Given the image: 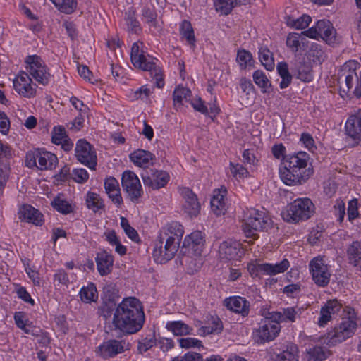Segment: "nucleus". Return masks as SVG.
Returning a JSON list of instances; mask_svg holds the SVG:
<instances>
[{
  "mask_svg": "<svg viewBox=\"0 0 361 361\" xmlns=\"http://www.w3.org/2000/svg\"><path fill=\"white\" fill-rule=\"evenodd\" d=\"M121 184L129 199L133 202H137L143 193L140 181L137 175L130 171H124Z\"/></svg>",
  "mask_w": 361,
  "mask_h": 361,
  "instance_id": "nucleus-11",
  "label": "nucleus"
},
{
  "mask_svg": "<svg viewBox=\"0 0 361 361\" xmlns=\"http://www.w3.org/2000/svg\"><path fill=\"white\" fill-rule=\"evenodd\" d=\"M346 135L357 143L361 142V120L354 115L350 116L345 126Z\"/></svg>",
  "mask_w": 361,
  "mask_h": 361,
  "instance_id": "nucleus-26",
  "label": "nucleus"
},
{
  "mask_svg": "<svg viewBox=\"0 0 361 361\" xmlns=\"http://www.w3.org/2000/svg\"><path fill=\"white\" fill-rule=\"evenodd\" d=\"M81 300L87 303L95 301L97 298V288L94 284L91 283L85 288H82L80 292Z\"/></svg>",
  "mask_w": 361,
  "mask_h": 361,
  "instance_id": "nucleus-43",
  "label": "nucleus"
},
{
  "mask_svg": "<svg viewBox=\"0 0 361 361\" xmlns=\"http://www.w3.org/2000/svg\"><path fill=\"white\" fill-rule=\"evenodd\" d=\"M224 305L230 310L241 314L243 316L247 315L249 312V303L242 297L234 296L226 298L224 302Z\"/></svg>",
  "mask_w": 361,
  "mask_h": 361,
  "instance_id": "nucleus-24",
  "label": "nucleus"
},
{
  "mask_svg": "<svg viewBox=\"0 0 361 361\" xmlns=\"http://www.w3.org/2000/svg\"><path fill=\"white\" fill-rule=\"evenodd\" d=\"M214 6L216 11L228 15L237 6V0H215Z\"/></svg>",
  "mask_w": 361,
  "mask_h": 361,
  "instance_id": "nucleus-42",
  "label": "nucleus"
},
{
  "mask_svg": "<svg viewBox=\"0 0 361 361\" xmlns=\"http://www.w3.org/2000/svg\"><path fill=\"white\" fill-rule=\"evenodd\" d=\"M231 171L234 177L243 178L247 176L248 171L247 169L240 164H234L233 162L230 163Z\"/></svg>",
  "mask_w": 361,
  "mask_h": 361,
  "instance_id": "nucleus-60",
  "label": "nucleus"
},
{
  "mask_svg": "<svg viewBox=\"0 0 361 361\" xmlns=\"http://www.w3.org/2000/svg\"><path fill=\"white\" fill-rule=\"evenodd\" d=\"M182 195L185 199L183 209L190 217L197 216L200 212V204L199 203L196 195L188 188H184L182 190Z\"/></svg>",
  "mask_w": 361,
  "mask_h": 361,
  "instance_id": "nucleus-21",
  "label": "nucleus"
},
{
  "mask_svg": "<svg viewBox=\"0 0 361 361\" xmlns=\"http://www.w3.org/2000/svg\"><path fill=\"white\" fill-rule=\"evenodd\" d=\"M145 322V314L138 299L124 298L118 305L112 320L114 330L123 334H132L140 331Z\"/></svg>",
  "mask_w": 361,
  "mask_h": 361,
  "instance_id": "nucleus-1",
  "label": "nucleus"
},
{
  "mask_svg": "<svg viewBox=\"0 0 361 361\" xmlns=\"http://www.w3.org/2000/svg\"><path fill=\"white\" fill-rule=\"evenodd\" d=\"M310 268L312 279L317 285L321 287L328 285L331 274L328 271L327 265L324 264L322 257L314 258L310 263Z\"/></svg>",
  "mask_w": 361,
  "mask_h": 361,
  "instance_id": "nucleus-16",
  "label": "nucleus"
},
{
  "mask_svg": "<svg viewBox=\"0 0 361 361\" xmlns=\"http://www.w3.org/2000/svg\"><path fill=\"white\" fill-rule=\"evenodd\" d=\"M259 59L262 64L268 71H272L274 68V60L273 54L267 47H260L259 50Z\"/></svg>",
  "mask_w": 361,
  "mask_h": 361,
  "instance_id": "nucleus-33",
  "label": "nucleus"
},
{
  "mask_svg": "<svg viewBox=\"0 0 361 361\" xmlns=\"http://www.w3.org/2000/svg\"><path fill=\"white\" fill-rule=\"evenodd\" d=\"M87 207L94 212H97L104 207L100 196L94 192H88L86 197Z\"/></svg>",
  "mask_w": 361,
  "mask_h": 361,
  "instance_id": "nucleus-37",
  "label": "nucleus"
},
{
  "mask_svg": "<svg viewBox=\"0 0 361 361\" xmlns=\"http://www.w3.org/2000/svg\"><path fill=\"white\" fill-rule=\"evenodd\" d=\"M190 90L186 87L181 86L177 87L173 94L174 104H181L183 100L184 99H187V97L190 96Z\"/></svg>",
  "mask_w": 361,
  "mask_h": 361,
  "instance_id": "nucleus-48",
  "label": "nucleus"
},
{
  "mask_svg": "<svg viewBox=\"0 0 361 361\" xmlns=\"http://www.w3.org/2000/svg\"><path fill=\"white\" fill-rule=\"evenodd\" d=\"M51 205L56 210L63 214H67L72 212V207L68 202L61 198L59 196L56 197L53 200Z\"/></svg>",
  "mask_w": 361,
  "mask_h": 361,
  "instance_id": "nucleus-45",
  "label": "nucleus"
},
{
  "mask_svg": "<svg viewBox=\"0 0 361 361\" xmlns=\"http://www.w3.org/2000/svg\"><path fill=\"white\" fill-rule=\"evenodd\" d=\"M244 254L242 245L237 240H225L219 247V257L224 262L240 261Z\"/></svg>",
  "mask_w": 361,
  "mask_h": 361,
  "instance_id": "nucleus-12",
  "label": "nucleus"
},
{
  "mask_svg": "<svg viewBox=\"0 0 361 361\" xmlns=\"http://www.w3.org/2000/svg\"><path fill=\"white\" fill-rule=\"evenodd\" d=\"M211 207L214 214L217 216L224 214L226 211V203L224 200V195L220 193L214 195L211 200Z\"/></svg>",
  "mask_w": 361,
  "mask_h": 361,
  "instance_id": "nucleus-34",
  "label": "nucleus"
},
{
  "mask_svg": "<svg viewBox=\"0 0 361 361\" xmlns=\"http://www.w3.org/2000/svg\"><path fill=\"white\" fill-rule=\"evenodd\" d=\"M72 178L77 183H83L86 182L89 178V174L87 171L84 169H75L71 174Z\"/></svg>",
  "mask_w": 361,
  "mask_h": 361,
  "instance_id": "nucleus-54",
  "label": "nucleus"
},
{
  "mask_svg": "<svg viewBox=\"0 0 361 361\" xmlns=\"http://www.w3.org/2000/svg\"><path fill=\"white\" fill-rule=\"evenodd\" d=\"M25 62L29 65L30 75L36 81L44 85L48 84L50 74L40 57L36 55L28 56Z\"/></svg>",
  "mask_w": 361,
  "mask_h": 361,
  "instance_id": "nucleus-15",
  "label": "nucleus"
},
{
  "mask_svg": "<svg viewBox=\"0 0 361 361\" xmlns=\"http://www.w3.org/2000/svg\"><path fill=\"white\" fill-rule=\"evenodd\" d=\"M310 22V16L307 15H303L295 20L293 19L292 20L290 18H288L287 24L288 25L295 27L296 29L302 30L306 28L309 25Z\"/></svg>",
  "mask_w": 361,
  "mask_h": 361,
  "instance_id": "nucleus-47",
  "label": "nucleus"
},
{
  "mask_svg": "<svg viewBox=\"0 0 361 361\" xmlns=\"http://www.w3.org/2000/svg\"><path fill=\"white\" fill-rule=\"evenodd\" d=\"M276 69L279 75L282 78L280 82V87L281 89L286 88L292 80V76L289 73L288 64L286 62H280L278 63Z\"/></svg>",
  "mask_w": 361,
  "mask_h": 361,
  "instance_id": "nucleus-35",
  "label": "nucleus"
},
{
  "mask_svg": "<svg viewBox=\"0 0 361 361\" xmlns=\"http://www.w3.org/2000/svg\"><path fill=\"white\" fill-rule=\"evenodd\" d=\"M319 35L329 44L335 40L336 30L329 20H321L317 23Z\"/></svg>",
  "mask_w": 361,
  "mask_h": 361,
  "instance_id": "nucleus-29",
  "label": "nucleus"
},
{
  "mask_svg": "<svg viewBox=\"0 0 361 361\" xmlns=\"http://www.w3.org/2000/svg\"><path fill=\"white\" fill-rule=\"evenodd\" d=\"M289 262L284 259L281 262L276 264H258L255 269L257 272L268 275H276L283 273L289 267Z\"/></svg>",
  "mask_w": 361,
  "mask_h": 361,
  "instance_id": "nucleus-27",
  "label": "nucleus"
},
{
  "mask_svg": "<svg viewBox=\"0 0 361 361\" xmlns=\"http://www.w3.org/2000/svg\"><path fill=\"white\" fill-rule=\"evenodd\" d=\"M237 61L242 68H245L252 61V56L248 51L245 49L239 50L237 54Z\"/></svg>",
  "mask_w": 361,
  "mask_h": 361,
  "instance_id": "nucleus-52",
  "label": "nucleus"
},
{
  "mask_svg": "<svg viewBox=\"0 0 361 361\" xmlns=\"http://www.w3.org/2000/svg\"><path fill=\"white\" fill-rule=\"evenodd\" d=\"M178 342L182 348H190L202 346V342L200 340L190 337L180 338L178 339Z\"/></svg>",
  "mask_w": 361,
  "mask_h": 361,
  "instance_id": "nucleus-58",
  "label": "nucleus"
},
{
  "mask_svg": "<svg viewBox=\"0 0 361 361\" xmlns=\"http://www.w3.org/2000/svg\"><path fill=\"white\" fill-rule=\"evenodd\" d=\"M350 263L361 269V243L354 241L347 250Z\"/></svg>",
  "mask_w": 361,
  "mask_h": 361,
  "instance_id": "nucleus-31",
  "label": "nucleus"
},
{
  "mask_svg": "<svg viewBox=\"0 0 361 361\" xmlns=\"http://www.w3.org/2000/svg\"><path fill=\"white\" fill-rule=\"evenodd\" d=\"M156 344V341L152 338H145L138 342L137 350L139 353H143L152 348Z\"/></svg>",
  "mask_w": 361,
  "mask_h": 361,
  "instance_id": "nucleus-59",
  "label": "nucleus"
},
{
  "mask_svg": "<svg viewBox=\"0 0 361 361\" xmlns=\"http://www.w3.org/2000/svg\"><path fill=\"white\" fill-rule=\"evenodd\" d=\"M104 188L109 197L119 207L123 202V199L118 181L113 177L108 178L104 182Z\"/></svg>",
  "mask_w": 361,
  "mask_h": 361,
  "instance_id": "nucleus-28",
  "label": "nucleus"
},
{
  "mask_svg": "<svg viewBox=\"0 0 361 361\" xmlns=\"http://www.w3.org/2000/svg\"><path fill=\"white\" fill-rule=\"evenodd\" d=\"M357 323L351 318L343 319L342 322L327 334L328 344L334 345L350 338L355 333Z\"/></svg>",
  "mask_w": 361,
  "mask_h": 361,
  "instance_id": "nucleus-9",
  "label": "nucleus"
},
{
  "mask_svg": "<svg viewBox=\"0 0 361 361\" xmlns=\"http://www.w3.org/2000/svg\"><path fill=\"white\" fill-rule=\"evenodd\" d=\"M144 185L152 190H158L164 187L169 180L167 172L155 169H144L141 173Z\"/></svg>",
  "mask_w": 361,
  "mask_h": 361,
  "instance_id": "nucleus-13",
  "label": "nucleus"
},
{
  "mask_svg": "<svg viewBox=\"0 0 361 361\" xmlns=\"http://www.w3.org/2000/svg\"><path fill=\"white\" fill-rule=\"evenodd\" d=\"M314 205L310 198H298L295 200L281 215L286 221L297 223L310 219L314 213Z\"/></svg>",
  "mask_w": 361,
  "mask_h": 361,
  "instance_id": "nucleus-5",
  "label": "nucleus"
},
{
  "mask_svg": "<svg viewBox=\"0 0 361 361\" xmlns=\"http://www.w3.org/2000/svg\"><path fill=\"white\" fill-rule=\"evenodd\" d=\"M357 200H353L348 203V215L349 220H353L358 216Z\"/></svg>",
  "mask_w": 361,
  "mask_h": 361,
  "instance_id": "nucleus-62",
  "label": "nucleus"
},
{
  "mask_svg": "<svg viewBox=\"0 0 361 361\" xmlns=\"http://www.w3.org/2000/svg\"><path fill=\"white\" fill-rule=\"evenodd\" d=\"M282 316L283 322H295L297 317L301 313L300 309L297 307H287L283 309Z\"/></svg>",
  "mask_w": 361,
  "mask_h": 361,
  "instance_id": "nucleus-49",
  "label": "nucleus"
},
{
  "mask_svg": "<svg viewBox=\"0 0 361 361\" xmlns=\"http://www.w3.org/2000/svg\"><path fill=\"white\" fill-rule=\"evenodd\" d=\"M10 122L6 115L0 111V131L6 135L9 130Z\"/></svg>",
  "mask_w": 361,
  "mask_h": 361,
  "instance_id": "nucleus-64",
  "label": "nucleus"
},
{
  "mask_svg": "<svg viewBox=\"0 0 361 361\" xmlns=\"http://www.w3.org/2000/svg\"><path fill=\"white\" fill-rule=\"evenodd\" d=\"M183 235V226L178 222L164 227L160 231L153 250L154 260L164 264L171 259L178 250Z\"/></svg>",
  "mask_w": 361,
  "mask_h": 361,
  "instance_id": "nucleus-2",
  "label": "nucleus"
},
{
  "mask_svg": "<svg viewBox=\"0 0 361 361\" xmlns=\"http://www.w3.org/2000/svg\"><path fill=\"white\" fill-rule=\"evenodd\" d=\"M58 162V158L54 154L40 149L28 152L25 157L27 166H36L39 170H52L56 168Z\"/></svg>",
  "mask_w": 361,
  "mask_h": 361,
  "instance_id": "nucleus-7",
  "label": "nucleus"
},
{
  "mask_svg": "<svg viewBox=\"0 0 361 361\" xmlns=\"http://www.w3.org/2000/svg\"><path fill=\"white\" fill-rule=\"evenodd\" d=\"M9 169L6 166H0V193L2 192L8 179Z\"/></svg>",
  "mask_w": 361,
  "mask_h": 361,
  "instance_id": "nucleus-63",
  "label": "nucleus"
},
{
  "mask_svg": "<svg viewBox=\"0 0 361 361\" xmlns=\"http://www.w3.org/2000/svg\"><path fill=\"white\" fill-rule=\"evenodd\" d=\"M341 305L337 300L328 301L326 305L322 307L320 317L318 320V324L321 326H324L331 318V314L339 312Z\"/></svg>",
  "mask_w": 361,
  "mask_h": 361,
  "instance_id": "nucleus-25",
  "label": "nucleus"
},
{
  "mask_svg": "<svg viewBox=\"0 0 361 361\" xmlns=\"http://www.w3.org/2000/svg\"><path fill=\"white\" fill-rule=\"evenodd\" d=\"M61 12L71 14L77 8V0H51Z\"/></svg>",
  "mask_w": 361,
  "mask_h": 361,
  "instance_id": "nucleus-40",
  "label": "nucleus"
},
{
  "mask_svg": "<svg viewBox=\"0 0 361 361\" xmlns=\"http://www.w3.org/2000/svg\"><path fill=\"white\" fill-rule=\"evenodd\" d=\"M121 226L128 237L134 242H139L140 238L137 231L133 228L126 217H121Z\"/></svg>",
  "mask_w": 361,
  "mask_h": 361,
  "instance_id": "nucleus-46",
  "label": "nucleus"
},
{
  "mask_svg": "<svg viewBox=\"0 0 361 361\" xmlns=\"http://www.w3.org/2000/svg\"><path fill=\"white\" fill-rule=\"evenodd\" d=\"M203 357L200 353L189 351L183 356L174 357L172 361H203Z\"/></svg>",
  "mask_w": 361,
  "mask_h": 361,
  "instance_id": "nucleus-56",
  "label": "nucleus"
},
{
  "mask_svg": "<svg viewBox=\"0 0 361 361\" xmlns=\"http://www.w3.org/2000/svg\"><path fill=\"white\" fill-rule=\"evenodd\" d=\"M309 155L305 152L286 155L283 157V169H280L281 180L288 185H301L313 173V169L307 167Z\"/></svg>",
  "mask_w": 361,
  "mask_h": 361,
  "instance_id": "nucleus-3",
  "label": "nucleus"
},
{
  "mask_svg": "<svg viewBox=\"0 0 361 361\" xmlns=\"http://www.w3.org/2000/svg\"><path fill=\"white\" fill-rule=\"evenodd\" d=\"M281 326L278 323L264 322V324L254 332L255 341L262 343L273 341L279 334Z\"/></svg>",
  "mask_w": 361,
  "mask_h": 361,
  "instance_id": "nucleus-17",
  "label": "nucleus"
},
{
  "mask_svg": "<svg viewBox=\"0 0 361 361\" xmlns=\"http://www.w3.org/2000/svg\"><path fill=\"white\" fill-rule=\"evenodd\" d=\"M306 59L310 62L312 61L314 63L321 64L325 59V54L318 44H312L307 53Z\"/></svg>",
  "mask_w": 361,
  "mask_h": 361,
  "instance_id": "nucleus-38",
  "label": "nucleus"
},
{
  "mask_svg": "<svg viewBox=\"0 0 361 361\" xmlns=\"http://www.w3.org/2000/svg\"><path fill=\"white\" fill-rule=\"evenodd\" d=\"M223 330V324L219 318L212 319V322L207 326H202L198 330V334L207 335L210 334H219Z\"/></svg>",
  "mask_w": 361,
  "mask_h": 361,
  "instance_id": "nucleus-36",
  "label": "nucleus"
},
{
  "mask_svg": "<svg viewBox=\"0 0 361 361\" xmlns=\"http://www.w3.org/2000/svg\"><path fill=\"white\" fill-rule=\"evenodd\" d=\"M244 221L243 229L246 236L254 238H257L256 231H267L272 226V221L268 216L255 209L250 210Z\"/></svg>",
  "mask_w": 361,
  "mask_h": 361,
  "instance_id": "nucleus-6",
  "label": "nucleus"
},
{
  "mask_svg": "<svg viewBox=\"0 0 361 361\" xmlns=\"http://www.w3.org/2000/svg\"><path fill=\"white\" fill-rule=\"evenodd\" d=\"M312 64L305 56L297 57L291 67L292 71L297 78L304 82H310L312 79Z\"/></svg>",
  "mask_w": 361,
  "mask_h": 361,
  "instance_id": "nucleus-19",
  "label": "nucleus"
},
{
  "mask_svg": "<svg viewBox=\"0 0 361 361\" xmlns=\"http://www.w3.org/2000/svg\"><path fill=\"white\" fill-rule=\"evenodd\" d=\"M95 260L101 276H106L111 272L114 263V257L111 255L105 250L101 251L97 253Z\"/></svg>",
  "mask_w": 361,
  "mask_h": 361,
  "instance_id": "nucleus-23",
  "label": "nucleus"
},
{
  "mask_svg": "<svg viewBox=\"0 0 361 361\" xmlns=\"http://www.w3.org/2000/svg\"><path fill=\"white\" fill-rule=\"evenodd\" d=\"M204 242L202 232L197 231L185 238L183 247L188 248L190 254L199 257L202 253Z\"/></svg>",
  "mask_w": 361,
  "mask_h": 361,
  "instance_id": "nucleus-20",
  "label": "nucleus"
},
{
  "mask_svg": "<svg viewBox=\"0 0 361 361\" xmlns=\"http://www.w3.org/2000/svg\"><path fill=\"white\" fill-rule=\"evenodd\" d=\"M269 353L272 361H298V348L293 343H276L270 348Z\"/></svg>",
  "mask_w": 361,
  "mask_h": 361,
  "instance_id": "nucleus-14",
  "label": "nucleus"
},
{
  "mask_svg": "<svg viewBox=\"0 0 361 361\" xmlns=\"http://www.w3.org/2000/svg\"><path fill=\"white\" fill-rule=\"evenodd\" d=\"M255 82L262 89L263 92H269L271 83L265 74L259 70L255 71L253 73Z\"/></svg>",
  "mask_w": 361,
  "mask_h": 361,
  "instance_id": "nucleus-44",
  "label": "nucleus"
},
{
  "mask_svg": "<svg viewBox=\"0 0 361 361\" xmlns=\"http://www.w3.org/2000/svg\"><path fill=\"white\" fill-rule=\"evenodd\" d=\"M136 58L137 59H133L131 60L135 68L145 71H152V68L154 67L155 63L147 61V59L144 54L143 51H141V54L137 55Z\"/></svg>",
  "mask_w": 361,
  "mask_h": 361,
  "instance_id": "nucleus-41",
  "label": "nucleus"
},
{
  "mask_svg": "<svg viewBox=\"0 0 361 361\" xmlns=\"http://www.w3.org/2000/svg\"><path fill=\"white\" fill-rule=\"evenodd\" d=\"M359 63L355 61H348L341 67L338 74L340 94L342 97H361V73H356Z\"/></svg>",
  "mask_w": 361,
  "mask_h": 361,
  "instance_id": "nucleus-4",
  "label": "nucleus"
},
{
  "mask_svg": "<svg viewBox=\"0 0 361 361\" xmlns=\"http://www.w3.org/2000/svg\"><path fill=\"white\" fill-rule=\"evenodd\" d=\"M152 77L155 80V85L158 88H161L164 85V80L161 70L154 64L152 71H149Z\"/></svg>",
  "mask_w": 361,
  "mask_h": 361,
  "instance_id": "nucleus-57",
  "label": "nucleus"
},
{
  "mask_svg": "<svg viewBox=\"0 0 361 361\" xmlns=\"http://www.w3.org/2000/svg\"><path fill=\"white\" fill-rule=\"evenodd\" d=\"M51 134V142L57 145H60L62 140L68 136L65 128L62 126H55Z\"/></svg>",
  "mask_w": 361,
  "mask_h": 361,
  "instance_id": "nucleus-50",
  "label": "nucleus"
},
{
  "mask_svg": "<svg viewBox=\"0 0 361 361\" xmlns=\"http://www.w3.org/2000/svg\"><path fill=\"white\" fill-rule=\"evenodd\" d=\"M180 34L189 44L194 47L196 42L194 30L190 21L183 20L180 24Z\"/></svg>",
  "mask_w": 361,
  "mask_h": 361,
  "instance_id": "nucleus-32",
  "label": "nucleus"
},
{
  "mask_svg": "<svg viewBox=\"0 0 361 361\" xmlns=\"http://www.w3.org/2000/svg\"><path fill=\"white\" fill-rule=\"evenodd\" d=\"M166 328L176 336H182L190 333V327L188 325L181 321L168 322Z\"/></svg>",
  "mask_w": 361,
  "mask_h": 361,
  "instance_id": "nucleus-39",
  "label": "nucleus"
},
{
  "mask_svg": "<svg viewBox=\"0 0 361 361\" xmlns=\"http://www.w3.org/2000/svg\"><path fill=\"white\" fill-rule=\"evenodd\" d=\"M127 25L128 30L137 33L139 30H140V24L139 22L136 20V18L134 16V14H129L127 19Z\"/></svg>",
  "mask_w": 361,
  "mask_h": 361,
  "instance_id": "nucleus-61",
  "label": "nucleus"
},
{
  "mask_svg": "<svg viewBox=\"0 0 361 361\" xmlns=\"http://www.w3.org/2000/svg\"><path fill=\"white\" fill-rule=\"evenodd\" d=\"M154 156L149 151L137 149L130 155V160L137 166L143 167L145 169L150 161H152Z\"/></svg>",
  "mask_w": 361,
  "mask_h": 361,
  "instance_id": "nucleus-30",
  "label": "nucleus"
},
{
  "mask_svg": "<svg viewBox=\"0 0 361 361\" xmlns=\"http://www.w3.org/2000/svg\"><path fill=\"white\" fill-rule=\"evenodd\" d=\"M130 348L131 343L128 340L120 337L119 339L111 338L104 341L97 348L96 352L101 357L109 359L129 350Z\"/></svg>",
  "mask_w": 361,
  "mask_h": 361,
  "instance_id": "nucleus-8",
  "label": "nucleus"
},
{
  "mask_svg": "<svg viewBox=\"0 0 361 361\" xmlns=\"http://www.w3.org/2000/svg\"><path fill=\"white\" fill-rule=\"evenodd\" d=\"M32 79L25 72L20 73L13 80V86L20 95L30 98L35 95L36 90L33 87Z\"/></svg>",
  "mask_w": 361,
  "mask_h": 361,
  "instance_id": "nucleus-18",
  "label": "nucleus"
},
{
  "mask_svg": "<svg viewBox=\"0 0 361 361\" xmlns=\"http://www.w3.org/2000/svg\"><path fill=\"white\" fill-rule=\"evenodd\" d=\"M301 34L290 33L286 39V45L292 49L293 51L296 52L300 45V37Z\"/></svg>",
  "mask_w": 361,
  "mask_h": 361,
  "instance_id": "nucleus-53",
  "label": "nucleus"
},
{
  "mask_svg": "<svg viewBox=\"0 0 361 361\" xmlns=\"http://www.w3.org/2000/svg\"><path fill=\"white\" fill-rule=\"evenodd\" d=\"M25 314L22 312H16L14 315V319L15 323L17 325V326L22 330L24 331L25 334H35L32 330H30L29 328L26 326V323L25 322Z\"/></svg>",
  "mask_w": 361,
  "mask_h": 361,
  "instance_id": "nucleus-55",
  "label": "nucleus"
},
{
  "mask_svg": "<svg viewBox=\"0 0 361 361\" xmlns=\"http://www.w3.org/2000/svg\"><path fill=\"white\" fill-rule=\"evenodd\" d=\"M310 360L312 361H322L327 357V352L324 348L316 346L308 352Z\"/></svg>",
  "mask_w": 361,
  "mask_h": 361,
  "instance_id": "nucleus-51",
  "label": "nucleus"
},
{
  "mask_svg": "<svg viewBox=\"0 0 361 361\" xmlns=\"http://www.w3.org/2000/svg\"><path fill=\"white\" fill-rule=\"evenodd\" d=\"M19 219L22 221L41 226L44 222L43 214L30 204L23 205L18 212Z\"/></svg>",
  "mask_w": 361,
  "mask_h": 361,
  "instance_id": "nucleus-22",
  "label": "nucleus"
},
{
  "mask_svg": "<svg viewBox=\"0 0 361 361\" xmlns=\"http://www.w3.org/2000/svg\"><path fill=\"white\" fill-rule=\"evenodd\" d=\"M75 153L78 161L90 169H95L97 164L96 152L88 142L83 139L79 140L75 146Z\"/></svg>",
  "mask_w": 361,
  "mask_h": 361,
  "instance_id": "nucleus-10",
  "label": "nucleus"
}]
</instances>
